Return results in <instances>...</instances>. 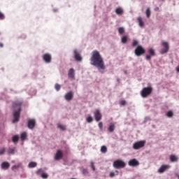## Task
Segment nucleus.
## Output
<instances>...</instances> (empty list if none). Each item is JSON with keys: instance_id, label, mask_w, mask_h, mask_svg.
Masks as SVG:
<instances>
[{"instance_id": "f257e3e1", "label": "nucleus", "mask_w": 179, "mask_h": 179, "mask_svg": "<svg viewBox=\"0 0 179 179\" xmlns=\"http://www.w3.org/2000/svg\"><path fill=\"white\" fill-rule=\"evenodd\" d=\"M91 65H93L99 71H104L106 69V65L104 64V60L100 55V52L98 50H93L92 52V57H90Z\"/></svg>"}, {"instance_id": "f03ea898", "label": "nucleus", "mask_w": 179, "mask_h": 179, "mask_svg": "<svg viewBox=\"0 0 179 179\" xmlns=\"http://www.w3.org/2000/svg\"><path fill=\"white\" fill-rule=\"evenodd\" d=\"M152 92H153V88L151 86H150V87L143 88V90H141V94L145 99L148 96H150Z\"/></svg>"}, {"instance_id": "7ed1b4c3", "label": "nucleus", "mask_w": 179, "mask_h": 179, "mask_svg": "<svg viewBox=\"0 0 179 179\" xmlns=\"http://www.w3.org/2000/svg\"><path fill=\"white\" fill-rule=\"evenodd\" d=\"M162 48L159 51L160 54H162V55H164V54H167L170 50V45H169V43L166 41H162Z\"/></svg>"}, {"instance_id": "20e7f679", "label": "nucleus", "mask_w": 179, "mask_h": 179, "mask_svg": "<svg viewBox=\"0 0 179 179\" xmlns=\"http://www.w3.org/2000/svg\"><path fill=\"white\" fill-rule=\"evenodd\" d=\"M145 52H146V50L142 47V45L137 46L134 50V54L136 57H142Z\"/></svg>"}, {"instance_id": "39448f33", "label": "nucleus", "mask_w": 179, "mask_h": 179, "mask_svg": "<svg viewBox=\"0 0 179 179\" xmlns=\"http://www.w3.org/2000/svg\"><path fill=\"white\" fill-rule=\"evenodd\" d=\"M125 166H127V164H125V162L121 159L115 160L113 162V167L115 169H124Z\"/></svg>"}, {"instance_id": "423d86ee", "label": "nucleus", "mask_w": 179, "mask_h": 179, "mask_svg": "<svg viewBox=\"0 0 179 179\" xmlns=\"http://www.w3.org/2000/svg\"><path fill=\"white\" fill-rule=\"evenodd\" d=\"M145 141H137L133 144V149H134V150H139V149L145 147Z\"/></svg>"}, {"instance_id": "0eeeda50", "label": "nucleus", "mask_w": 179, "mask_h": 179, "mask_svg": "<svg viewBox=\"0 0 179 179\" xmlns=\"http://www.w3.org/2000/svg\"><path fill=\"white\" fill-rule=\"evenodd\" d=\"M20 111H22V109L20 108L13 113L14 119L13 120V123L15 124V122H19V120L20 119Z\"/></svg>"}, {"instance_id": "6e6552de", "label": "nucleus", "mask_w": 179, "mask_h": 179, "mask_svg": "<svg viewBox=\"0 0 179 179\" xmlns=\"http://www.w3.org/2000/svg\"><path fill=\"white\" fill-rule=\"evenodd\" d=\"M148 52L150 55H147L145 56V59L147 61H150V59H152V57H155L156 55V52H155V50L153 48H150L148 50Z\"/></svg>"}, {"instance_id": "1a4fd4ad", "label": "nucleus", "mask_w": 179, "mask_h": 179, "mask_svg": "<svg viewBox=\"0 0 179 179\" xmlns=\"http://www.w3.org/2000/svg\"><path fill=\"white\" fill-rule=\"evenodd\" d=\"M94 115L95 121H96V122H99V121H100L101 118H103V115H101V113H100V110L99 109H96L94 112Z\"/></svg>"}, {"instance_id": "9d476101", "label": "nucleus", "mask_w": 179, "mask_h": 179, "mask_svg": "<svg viewBox=\"0 0 179 179\" xmlns=\"http://www.w3.org/2000/svg\"><path fill=\"white\" fill-rule=\"evenodd\" d=\"M171 167V166H170V164L162 165L160 168L158 169V173H159V174H163L164 171H166V170H169V169H170Z\"/></svg>"}, {"instance_id": "9b49d317", "label": "nucleus", "mask_w": 179, "mask_h": 179, "mask_svg": "<svg viewBox=\"0 0 179 179\" xmlns=\"http://www.w3.org/2000/svg\"><path fill=\"white\" fill-rule=\"evenodd\" d=\"M43 59L46 64H50L52 60V57L49 53H45L43 55Z\"/></svg>"}, {"instance_id": "f8f14e48", "label": "nucleus", "mask_w": 179, "mask_h": 179, "mask_svg": "<svg viewBox=\"0 0 179 179\" xmlns=\"http://www.w3.org/2000/svg\"><path fill=\"white\" fill-rule=\"evenodd\" d=\"M64 157V152L61 150H58L55 155V160H61Z\"/></svg>"}, {"instance_id": "ddd939ff", "label": "nucleus", "mask_w": 179, "mask_h": 179, "mask_svg": "<svg viewBox=\"0 0 179 179\" xmlns=\"http://www.w3.org/2000/svg\"><path fill=\"white\" fill-rule=\"evenodd\" d=\"M128 164L131 167H137V166H139V161L136 159H133L129 161Z\"/></svg>"}, {"instance_id": "4468645a", "label": "nucleus", "mask_w": 179, "mask_h": 179, "mask_svg": "<svg viewBox=\"0 0 179 179\" xmlns=\"http://www.w3.org/2000/svg\"><path fill=\"white\" fill-rule=\"evenodd\" d=\"M64 99L66 100V101H71V100L73 99V92L69 91L67 92L64 96Z\"/></svg>"}, {"instance_id": "2eb2a0df", "label": "nucleus", "mask_w": 179, "mask_h": 179, "mask_svg": "<svg viewBox=\"0 0 179 179\" xmlns=\"http://www.w3.org/2000/svg\"><path fill=\"white\" fill-rule=\"evenodd\" d=\"M27 127L29 129H34V127H36V120L34 119L29 120Z\"/></svg>"}, {"instance_id": "dca6fc26", "label": "nucleus", "mask_w": 179, "mask_h": 179, "mask_svg": "<svg viewBox=\"0 0 179 179\" xmlns=\"http://www.w3.org/2000/svg\"><path fill=\"white\" fill-rule=\"evenodd\" d=\"M1 167L2 170H8V169H9L10 167V164H9V162H3L1 164Z\"/></svg>"}, {"instance_id": "f3484780", "label": "nucleus", "mask_w": 179, "mask_h": 179, "mask_svg": "<svg viewBox=\"0 0 179 179\" xmlns=\"http://www.w3.org/2000/svg\"><path fill=\"white\" fill-rule=\"evenodd\" d=\"M68 76L70 79H75V70L73 69H69Z\"/></svg>"}, {"instance_id": "a211bd4d", "label": "nucleus", "mask_w": 179, "mask_h": 179, "mask_svg": "<svg viewBox=\"0 0 179 179\" xmlns=\"http://www.w3.org/2000/svg\"><path fill=\"white\" fill-rule=\"evenodd\" d=\"M74 57L76 60L78 62L82 61V56H80V55L78 53V50H74Z\"/></svg>"}, {"instance_id": "6ab92c4d", "label": "nucleus", "mask_w": 179, "mask_h": 179, "mask_svg": "<svg viewBox=\"0 0 179 179\" xmlns=\"http://www.w3.org/2000/svg\"><path fill=\"white\" fill-rule=\"evenodd\" d=\"M138 25L141 27H145V22H143V20L142 19V17H138L137 18Z\"/></svg>"}, {"instance_id": "aec40b11", "label": "nucleus", "mask_w": 179, "mask_h": 179, "mask_svg": "<svg viewBox=\"0 0 179 179\" xmlns=\"http://www.w3.org/2000/svg\"><path fill=\"white\" fill-rule=\"evenodd\" d=\"M169 159H170L171 163H174L176 162H178V157H177V156H176L174 155H170Z\"/></svg>"}, {"instance_id": "412c9836", "label": "nucleus", "mask_w": 179, "mask_h": 179, "mask_svg": "<svg viewBox=\"0 0 179 179\" xmlns=\"http://www.w3.org/2000/svg\"><path fill=\"white\" fill-rule=\"evenodd\" d=\"M115 13L116 15H121L124 13V10L121 7H118L115 9Z\"/></svg>"}, {"instance_id": "4be33fe9", "label": "nucleus", "mask_w": 179, "mask_h": 179, "mask_svg": "<svg viewBox=\"0 0 179 179\" xmlns=\"http://www.w3.org/2000/svg\"><path fill=\"white\" fill-rule=\"evenodd\" d=\"M115 130V124H114V123H110L109 127L108 128V131H109V132H114Z\"/></svg>"}, {"instance_id": "5701e85b", "label": "nucleus", "mask_w": 179, "mask_h": 179, "mask_svg": "<svg viewBox=\"0 0 179 179\" xmlns=\"http://www.w3.org/2000/svg\"><path fill=\"white\" fill-rule=\"evenodd\" d=\"M15 152H16V148H9L8 150V155H15Z\"/></svg>"}, {"instance_id": "b1692460", "label": "nucleus", "mask_w": 179, "mask_h": 179, "mask_svg": "<svg viewBox=\"0 0 179 179\" xmlns=\"http://www.w3.org/2000/svg\"><path fill=\"white\" fill-rule=\"evenodd\" d=\"M121 41L122 44H127V41H128V36H124L121 38Z\"/></svg>"}, {"instance_id": "393cba45", "label": "nucleus", "mask_w": 179, "mask_h": 179, "mask_svg": "<svg viewBox=\"0 0 179 179\" xmlns=\"http://www.w3.org/2000/svg\"><path fill=\"white\" fill-rule=\"evenodd\" d=\"M166 117L168 118H172V117H174V113H173V110H169L166 113Z\"/></svg>"}, {"instance_id": "a878e982", "label": "nucleus", "mask_w": 179, "mask_h": 179, "mask_svg": "<svg viewBox=\"0 0 179 179\" xmlns=\"http://www.w3.org/2000/svg\"><path fill=\"white\" fill-rule=\"evenodd\" d=\"M28 166L30 169H34V167H37V163L32 162H30Z\"/></svg>"}, {"instance_id": "bb28decb", "label": "nucleus", "mask_w": 179, "mask_h": 179, "mask_svg": "<svg viewBox=\"0 0 179 179\" xmlns=\"http://www.w3.org/2000/svg\"><path fill=\"white\" fill-rule=\"evenodd\" d=\"M57 127L59 128V129L62 131H66V127L61 124H58Z\"/></svg>"}, {"instance_id": "cd10ccee", "label": "nucleus", "mask_w": 179, "mask_h": 179, "mask_svg": "<svg viewBox=\"0 0 179 179\" xmlns=\"http://www.w3.org/2000/svg\"><path fill=\"white\" fill-rule=\"evenodd\" d=\"M27 138V134H26V132L21 134V140L22 141H26Z\"/></svg>"}, {"instance_id": "c85d7f7f", "label": "nucleus", "mask_w": 179, "mask_h": 179, "mask_svg": "<svg viewBox=\"0 0 179 179\" xmlns=\"http://www.w3.org/2000/svg\"><path fill=\"white\" fill-rule=\"evenodd\" d=\"M101 153H107V147L106 145H102L101 148Z\"/></svg>"}, {"instance_id": "c756f323", "label": "nucleus", "mask_w": 179, "mask_h": 179, "mask_svg": "<svg viewBox=\"0 0 179 179\" xmlns=\"http://www.w3.org/2000/svg\"><path fill=\"white\" fill-rule=\"evenodd\" d=\"M87 122L90 124V122H93V117L91 115H89L86 119Z\"/></svg>"}, {"instance_id": "7c9ffc66", "label": "nucleus", "mask_w": 179, "mask_h": 179, "mask_svg": "<svg viewBox=\"0 0 179 179\" xmlns=\"http://www.w3.org/2000/svg\"><path fill=\"white\" fill-rule=\"evenodd\" d=\"M119 34H124L125 32V29L124 27H119L118 29Z\"/></svg>"}, {"instance_id": "2f4dec72", "label": "nucleus", "mask_w": 179, "mask_h": 179, "mask_svg": "<svg viewBox=\"0 0 179 179\" xmlns=\"http://www.w3.org/2000/svg\"><path fill=\"white\" fill-rule=\"evenodd\" d=\"M20 166H22V164L13 165L11 169H12V170H17V169H19V167H20Z\"/></svg>"}, {"instance_id": "473e14b6", "label": "nucleus", "mask_w": 179, "mask_h": 179, "mask_svg": "<svg viewBox=\"0 0 179 179\" xmlns=\"http://www.w3.org/2000/svg\"><path fill=\"white\" fill-rule=\"evenodd\" d=\"M90 164H91V168L92 169V171H96V166H94V162L93 161H91Z\"/></svg>"}, {"instance_id": "72a5a7b5", "label": "nucleus", "mask_w": 179, "mask_h": 179, "mask_svg": "<svg viewBox=\"0 0 179 179\" xmlns=\"http://www.w3.org/2000/svg\"><path fill=\"white\" fill-rule=\"evenodd\" d=\"M145 13H146L147 17H150V8H148Z\"/></svg>"}, {"instance_id": "f704fd0d", "label": "nucleus", "mask_w": 179, "mask_h": 179, "mask_svg": "<svg viewBox=\"0 0 179 179\" xmlns=\"http://www.w3.org/2000/svg\"><path fill=\"white\" fill-rule=\"evenodd\" d=\"M6 152V150L5 149V148H2L0 149V156H1V155H5V152Z\"/></svg>"}, {"instance_id": "c9c22d12", "label": "nucleus", "mask_w": 179, "mask_h": 179, "mask_svg": "<svg viewBox=\"0 0 179 179\" xmlns=\"http://www.w3.org/2000/svg\"><path fill=\"white\" fill-rule=\"evenodd\" d=\"M13 142H19V136H14L13 137Z\"/></svg>"}, {"instance_id": "e433bc0d", "label": "nucleus", "mask_w": 179, "mask_h": 179, "mask_svg": "<svg viewBox=\"0 0 179 179\" xmlns=\"http://www.w3.org/2000/svg\"><path fill=\"white\" fill-rule=\"evenodd\" d=\"M138 44H139V43L138 42V41L134 40V41H133V43H132V47H136V45H138Z\"/></svg>"}, {"instance_id": "4c0bfd02", "label": "nucleus", "mask_w": 179, "mask_h": 179, "mask_svg": "<svg viewBox=\"0 0 179 179\" xmlns=\"http://www.w3.org/2000/svg\"><path fill=\"white\" fill-rule=\"evenodd\" d=\"M55 90H56L57 92H59V90H60V89H61V85H60L59 84H56V85H55Z\"/></svg>"}, {"instance_id": "58836bf2", "label": "nucleus", "mask_w": 179, "mask_h": 179, "mask_svg": "<svg viewBox=\"0 0 179 179\" xmlns=\"http://www.w3.org/2000/svg\"><path fill=\"white\" fill-rule=\"evenodd\" d=\"M5 19V15L0 11V20H3Z\"/></svg>"}, {"instance_id": "ea45409f", "label": "nucleus", "mask_w": 179, "mask_h": 179, "mask_svg": "<svg viewBox=\"0 0 179 179\" xmlns=\"http://www.w3.org/2000/svg\"><path fill=\"white\" fill-rule=\"evenodd\" d=\"M120 106H127V101L122 100L120 102Z\"/></svg>"}, {"instance_id": "a19ab883", "label": "nucleus", "mask_w": 179, "mask_h": 179, "mask_svg": "<svg viewBox=\"0 0 179 179\" xmlns=\"http://www.w3.org/2000/svg\"><path fill=\"white\" fill-rule=\"evenodd\" d=\"M41 177H42V178H48V174H47L45 173H43L41 174Z\"/></svg>"}, {"instance_id": "79ce46f5", "label": "nucleus", "mask_w": 179, "mask_h": 179, "mask_svg": "<svg viewBox=\"0 0 179 179\" xmlns=\"http://www.w3.org/2000/svg\"><path fill=\"white\" fill-rule=\"evenodd\" d=\"M99 126V128L101 129V130H103V122H100L98 124Z\"/></svg>"}, {"instance_id": "37998d69", "label": "nucleus", "mask_w": 179, "mask_h": 179, "mask_svg": "<svg viewBox=\"0 0 179 179\" xmlns=\"http://www.w3.org/2000/svg\"><path fill=\"white\" fill-rule=\"evenodd\" d=\"M41 173H43V170L41 169H38L37 171H36V174L38 176H40V174H41Z\"/></svg>"}, {"instance_id": "c03bdc74", "label": "nucleus", "mask_w": 179, "mask_h": 179, "mask_svg": "<svg viewBox=\"0 0 179 179\" xmlns=\"http://www.w3.org/2000/svg\"><path fill=\"white\" fill-rule=\"evenodd\" d=\"M109 176L111 178H113V177H115V172H110Z\"/></svg>"}, {"instance_id": "a18cd8bd", "label": "nucleus", "mask_w": 179, "mask_h": 179, "mask_svg": "<svg viewBox=\"0 0 179 179\" xmlns=\"http://www.w3.org/2000/svg\"><path fill=\"white\" fill-rule=\"evenodd\" d=\"M87 173H89V171H87V169H85L83 170V173L87 174Z\"/></svg>"}, {"instance_id": "49530a36", "label": "nucleus", "mask_w": 179, "mask_h": 179, "mask_svg": "<svg viewBox=\"0 0 179 179\" xmlns=\"http://www.w3.org/2000/svg\"><path fill=\"white\" fill-rule=\"evenodd\" d=\"M176 71H177L178 73H179V65L176 67Z\"/></svg>"}, {"instance_id": "de8ad7c7", "label": "nucleus", "mask_w": 179, "mask_h": 179, "mask_svg": "<svg viewBox=\"0 0 179 179\" xmlns=\"http://www.w3.org/2000/svg\"><path fill=\"white\" fill-rule=\"evenodd\" d=\"M0 47L2 48V47H3V43H0Z\"/></svg>"}, {"instance_id": "09e8293b", "label": "nucleus", "mask_w": 179, "mask_h": 179, "mask_svg": "<svg viewBox=\"0 0 179 179\" xmlns=\"http://www.w3.org/2000/svg\"><path fill=\"white\" fill-rule=\"evenodd\" d=\"M155 10H156V11L159 10V7L155 8Z\"/></svg>"}, {"instance_id": "8fccbe9b", "label": "nucleus", "mask_w": 179, "mask_h": 179, "mask_svg": "<svg viewBox=\"0 0 179 179\" xmlns=\"http://www.w3.org/2000/svg\"><path fill=\"white\" fill-rule=\"evenodd\" d=\"M17 106H18L19 107H20V106H22V103H19L18 104H17Z\"/></svg>"}, {"instance_id": "3c124183", "label": "nucleus", "mask_w": 179, "mask_h": 179, "mask_svg": "<svg viewBox=\"0 0 179 179\" xmlns=\"http://www.w3.org/2000/svg\"><path fill=\"white\" fill-rule=\"evenodd\" d=\"M115 173H117V176H118V171H115Z\"/></svg>"}, {"instance_id": "603ef678", "label": "nucleus", "mask_w": 179, "mask_h": 179, "mask_svg": "<svg viewBox=\"0 0 179 179\" xmlns=\"http://www.w3.org/2000/svg\"><path fill=\"white\" fill-rule=\"evenodd\" d=\"M177 177H178V178L179 179V175H178V174H177Z\"/></svg>"}, {"instance_id": "864d4df0", "label": "nucleus", "mask_w": 179, "mask_h": 179, "mask_svg": "<svg viewBox=\"0 0 179 179\" xmlns=\"http://www.w3.org/2000/svg\"><path fill=\"white\" fill-rule=\"evenodd\" d=\"M162 1H164V0H162Z\"/></svg>"}]
</instances>
